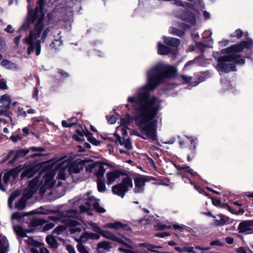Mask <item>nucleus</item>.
<instances>
[{
	"label": "nucleus",
	"mask_w": 253,
	"mask_h": 253,
	"mask_svg": "<svg viewBox=\"0 0 253 253\" xmlns=\"http://www.w3.org/2000/svg\"><path fill=\"white\" fill-rule=\"evenodd\" d=\"M176 72L174 66L160 64L147 73V84L137 88L135 95L127 98L126 107L132 112L136 125L145 135L144 139H157V120L155 119L161 110V101L156 97H150V91L163 82L164 78L172 76Z\"/></svg>",
	"instance_id": "1"
},
{
	"label": "nucleus",
	"mask_w": 253,
	"mask_h": 253,
	"mask_svg": "<svg viewBox=\"0 0 253 253\" xmlns=\"http://www.w3.org/2000/svg\"><path fill=\"white\" fill-rule=\"evenodd\" d=\"M39 7H36L35 13H31L28 21L25 22L21 30L26 29L30 25L33 24L34 29L30 32L29 36L23 40L24 43L28 45L27 52L31 54L35 50L36 55H39L41 53V42L43 41L50 31L49 28H44L42 24L44 13L42 7L44 0H39Z\"/></svg>",
	"instance_id": "2"
},
{
	"label": "nucleus",
	"mask_w": 253,
	"mask_h": 253,
	"mask_svg": "<svg viewBox=\"0 0 253 253\" xmlns=\"http://www.w3.org/2000/svg\"><path fill=\"white\" fill-rule=\"evenodd\" d=\"M252 46H253V41L249 40L248 42L243 41L239 44L234 45L222 49L221 53L225 55L217 59L218 62L216 67L217 70L220 73L235 71L236 66L234 63L244 64L245 62L244 59L239 60L238 58L240 57L236 54Z\"/></svg>",
	"instance_id": "3"
},
{
	"label": "nucleus",
	"mask_w": 253,
	"mask_h": 253,
	"mask_svg": "<svg viewBox=\"0 0 253 253\" xmlns=\"http://www.w3.org/2000/svg\"><path fill=\"white\" fill-rule=\"evenodd\" d=\"M70 163V162L68 160H61L57 164L55 171L58 172V178L62 180L65 179L66 171ZM55 173V172L54 171H50L45 174L43 180L39 184L42 193H44L47 189L50 188L54 185Z\"/></svg>",
	"instance_id": "4"
},
{
	"label": "nucleus",
	"mask_w": 253,
	"mask_h": 253,
	"mask_svg": "<svg viewBox=\"0 0 253 253\" xmlns=\"http://www.w3.org/2000/svg\"><path fill=\"white\" fill-rule=\"evenodd\" d=\"M39 177H36L29 184L28 187L25 190L24 198L20 200L15 205L17 209L22 210L25 207L26 200L30 198L36 192L39 182Z\"/></svg>",
	"instance_id": "5"
},
{
	"label": "nucleus",
	"mask_w": 253,
	"mask_h": 253,
	"mask_svg": "<svg viewBox=\"0 0 253 253\" xmlns=\"http://www.w3.org/2000/svg\"><path fill=\"white\" fill-rule=\"evenodd\" d=\"M132 186L133 183L131 178L129 176H126L120 183L116 184L112 187V191L114 194L124 198L125 194L132 188Z\"/></svg>",
	"instance_id": "6"
},
{
	"label": "nucleus",
	"mask_w": 253,
	"mask_h": 253,
	"mask_svg": "<svg viewBox=\"0 0 253 253\" xmlns=\"http://www.w3.org/2000/svg\"><path fill=\"white\" fill-rule=\"evenodd\" d=\"M97 199L93 196L89 197L86 198L85 202L86 207L82 205L80 207V212H87L88 215H92V213L90 211V209L93 206L94 210L99 213H104L106 210L102 207H100Z\"/></svg>",
	"instance_id": "7"
},
{
	"label": "nucleus",
	"mask_w": 253,
	"mask_h": 253,
	"mask_svg": "<svg viewBox=\"0 0 253 253\" xmlns=\"http://www.w3.org/2000/svg\"><path fill=\"white\" fill-rule=\"evenodd\" d=\"M86 170L89 172H94L97 178H102L106 169L104 165L100 162H95L88 165Z\"/></svg>",
	"instance_id": "8"
},
{
	"label": "nucleus",
	"mask_w": 253,
	"mask_h": 253,
	"mask_svg": "<svg viewBox=\"0 0 253 253\" xmlns=\"http://www.w3.org/2000/svg\"><path fill=\"white\" fill-rule=\"evenodd\" d=\"M238 231L240 233L249 234L253 233V220H245L240 223Z\"/></svg>",
	"instance_id": "9"
},
{
	"label": "nucleus",
	"mask_w": 253,
	"mask_h": 253,
	"mask_svg": "<svg viewBox=\"0 0 253 253\" xmlns=\"http://www.w3.org/2000/svg\"><path fill=\"white\" fill-rule=\"evenodd\" d=\"M146 180L144 176H139L134 178V182L135 187L133 190L134 192L136 193L142 192L144 190L145 182Z\"/></svg>",
	"instance_id": "10"
},
{
	"label": "nucleus",
	"mask_w": 253,
	"mask_h": 253,
	"mask_svg": "<svg viewBox=\"0 0 253 253\" xmlns=\"http://www.w3.org/2000/svg\"><path fill=\"white\" fill-rule=\"evenodd\" d=\"M211 216L212 217L214 218L212 224L214 226H222L225 224L229 223L230 222V218L223 214H220L216 215Z\"/></svg>",
	"instance_id": "11"
},
{
	"label": "nucleus",
	"mask_w": 253,
	"mask_h": 253,
	"mask_svg": "<svg viewBox=\"0 0 253 253\" xmlns=\"http://www.w3.org/2000/svg\"><path fill=\"white\" fill-rule=\"evenodd\" d=\"M122 175L121 171L114 170L106 173L107 183L108 185L113 184L115 180Z\"/></svg>",
	"instance_id": "12"
},
{
	"label": "nucleus",
	"mask_w": 253,
	"mask_h": 253,
	"mask_svg": "<svg viewBox=\"0 0 253 253\" xmlns=\"http://www.w3.org/2000/svg\"><path fill=\"white\" fill-rule=\"evenodd\" d=\"M84 169V165L80 161L73 162L69 166L68 171L71 174H77L80 173Z\"/></svg>",
	"instance_id": "13"
},
{
	"label": "nucleus",
	"mask_w": 253,
	"mask_h": 253,
	"mask_svg": "<svg viewBox=\"0 0 253 253\" xmlns=\"http://www.w3.org/2000/svg\"><path fill=\"white\" fill-rule=\"evenodd\" d=\"M105 228H111L116 230L121 229L129 230V227L126 224H124L119 221L108 223L103 226Z\"/></svg>",
	"instance_id": "14"
},
{
	"label": "nucleus",
	"mask_w": 253,
	"mask_h": 253,
	"mask_svg": "<svg viewBox=\"0 0 253 253\" xmlns=\"http://www.w3.org/2000/svg\"><path fill=\"white\" fill-rule=\"evenodd\" d=\"M12 100L10 96L8 94H4L0 97V108H5L7 110L10 108Z\"/></svg>",
	"instance_id": "15"
},
{
	"label": "nucleus",
	"mask_w": 253,
	"mask_h": 253,
	"mask_svg": "<svg viewBox=\"0 0 253 253\" xmlns=\"http://www.w3.org/2000/svg\"><path fill=\"white\" fill-rule=\"evenodd\" d=\"M164 42L168 45L177 47L180 44L178 39L174 38H167L164 37Z\"/></svg>",
	"instance_id": "16"
},
{
	"label": "nucleus",
	"mask_w": 253,
	"mask_h": 253,
	"mask_svg": "<svg viewBox=\"0 0 253 253\" xmlns=\"http://www.w3.org/2000/svg\"><path fill=\"white\" fill-rule=\"evenodd\" d=\"M100 237V234L86 232L81 236V239L82 241H84V238H85V239L98 240Z\"/></svg>",
	"instance_id": "17"
},
{
	"label": "nucleus",
	"mask_w": 253,
	"mask_h": 253,
	"mask_svg": "<svg viewBox=\"0 0 253 253\" xmlns=\"http://www.w3.org/2000/svg\"><path fill=\"white\" fill-rule=\"evenodd\" d=\"M36 170L35 168H30L26 169L21 173V177L22 179L25 177L31 178L36 173Z\"/></svg>",
	"instance_id": "18"
},
{
	"label": "nucleus",
	"mask_w": 253,
	"mask_h": 253,
	"mask_svg": "<svg viewBox=\"0 0 253 253\" xmlns=\"http://www.w3.org/2000/svg\"><path fill=\"white\" fill-rule=\"evenodd\" d=\"M116 240H113V241H117V242L125 245L126 247H128L131 249H133L132 242L128 239H125V240L119 238L116 236Z\"/></svg>",
	"instance_id": "19"
},
{
	"label": "nucleus",
	"mask_w": 253,
	"mask_h": 253,
	"mask_svg": "<svg viewBox=\"0 0 253 253\" xmlns=\"http://www.w3.org/2000/svg\"><path fill=\"white\" fill-rule=\"evenodd\" d=\"M84 134L88 138V141H89L92 144L98 146L100 144V142L95 139L94 137L92 136V134L87 130L84 131Z\"/></svg>",
	"instance_id": "20"
},
{
	"label": "nucleus",
	"mask_w": 253,
	"mask_h": 253,
	"mask_svg": "<svg viewBox=\"0 0 253 253\" xmlns=\"http://www.w3.org/2000/svg\"><path fill=\"white\" fill-rule=\"evenodd\" d=\"M132 121V118L129 114H127L126 115L125 117L121 120L120 126L127 127Z\"/></svg>",
	"instance_id": "21"
},
{
	"label": "nucleus",
	"mask_w": 253,
	"mask_h": 253,
	"mask_svg": "<svg viewBox=\"0 0 253 253\" xmlns=\"http://www.w3.org/2000/svg\"><path fill=\"white\" fill-rule=\"evenodd\" d=\"M0 64L2 66L7 69H14L17 68V66L15 64L12 63L7 60L4 59L2 60Z\"/></svg>",
	"instance_id": "22"
},
{
	"label": "nucleus",
	"mask_w": 253,
	"mask_h": 253,
	"mask_svg": "<svg viewBox=\"0 0 253 253\" xmlns=\"http://www.w3.org/2000/svg\"><path fill=\"white\" fill-rule=\"evenodd\" d=\"M97 189L100 192H104L106 190V188L104 180L102 178H97Z\"/></svg>",
	"instance_id": "23"
},
{
	"label": "nucleus",
	"mask_w": 253,
	"mask_h": 253,
	"mask_svg": "<svg viewBox=\"0 0 253 253\" xmlns=\"http://www.w3.org/2000/svg\"><path fill=\"white\" fill-rule=\"evenodd\" d=\"M99 234L102 235L103 237L111 240H116V235L109 231H105L101 229Z\"/></svg>",
	"instance_id": "24"
},
{
	"label": "nucleus",
	"mask_w": 253,
	"mask_h": 253,
	"mask_svg": "<svg viewBox=\"0 0 253 253\" xmlns=\"http://www.w3.org/2000/svg\"><path fill=\"white\" fill-rule=\"evenodd\" d=\"M46 241L52 248H56L58 247L57 241L52 236H47L46 238Z\"/></svg>",
	"instance_id": "25"
},
{
	"label": "nucleus",
	"mask_w": 253,
	"mask_h": 253,
	"mask_svg": "<svg viewBox=\"0 0 253 253\" xmlns=\"http://www.w3.org/2000/svg\"><path fill=\"white\" fill-rule=\"evenodd\" d=\"M158 54L161 55H167L169 52V49L167 46L159 43H158Z\"/></svg>",
	"instance_id": "26"
},
{
	"label": "nucleus",
	"mask_w": 253,
	"mask_h": 253,
	"mask_svg": "<svg viewBox=\"0 0 253 253\" xmlns=\"http://www.w3.org/2000/svg\"><path fill=\"white\" fill-rule=\"evenodd\" d=\"M118 141L121 145H124L125 147L127 149H131L132 148L131 143L128 139L121 140L120 136H118Z\"/></svg>",
	"instance_id": "27"
},
{
	"label": "nucleus",
	"mask_w": 253,
	"mask_h": 253,
	"mask_svg": "<svg viewBox=\"0 0 253 253\" xmlns=\"http://www.w3.org/2000/svg\"><path fill=\"white\" fill-rule=\"evenodd\" d=\"M98 248H101L107 250L112 248L111 243L107 241H102L98 243Z\"/></svg>",
	"instance_id": "28"
},
{
	"label": "nucleus",
	"mask_w": 253,
	"mask_h": 253,
	"mask_svg": "<svg viewBox=\"0 0 253 253\" xmlns=\"http://www.w3.org/2000/svg\"><path fill=\"white\" fill-rule=\"evenodd\" d=\"M30 150L28 149H24L18 151L15 155L14 160H16L19 157L25 156L26 155L28 154Z\"/></svg>",
	"instance_id": "29"
},
{
	"label": "nucleus",
	"mask_w": 253,
	"mask_h": 253,
	"mask_svg": "<svg viewBox=\"0 0 253 253\" xmlns=\"http://www.w3.org/2000/svg\"><path fill=\"white\" fill-rule=\"evenodd\" d=\"M138 246H143L144 247L148 249V250L152 252H155V249L159 248V247L155 246L146 243H140L138 245Z\"/></svg>",
	"instance_id": "30"
},
{
	"label": "nucleus",
	"mask_w": 253,
	"mask_h": 253,
	"mask_svg": "<svg viewBox=\"0 0 253 253\" xmlns=\"http://www.w3.org/2000/svg\"><path fill=\"white\" fill-rule=\"evenodd\" d=\"M18 195L19 192L18 191H15L10 196L8 199V206L10 208H12V202Z\"/></svg>",
	"instance_id": "31"
},
{
	"label": "nucleus",
	"mask_w": 253,
	"mask_h": 253,
	"mask_svg": "<svg viewBox=\"0 0 253 253\" xmlns=\"http://www.w3.org/2000/svg\"><path fill=\"white\" fill-rule=\"evenodd\" d=\"M14 229L16 233L20 236L24 237L26 236V232L25 229L20 226H15Z\"/></svg>",
	"instance_id": "32"
},
{
	"label": "nucleus",
	"mask_w": 253,
	"mask_h": 253,
	"mask_svg": "<svg viewBox=\"0 0 253 253\" xmlns=\"http://www.w3.org/2000/svg\"><path fill=\"white\" fill-rule=\"evenodd\" d=\"M67 217H68L69 218H77V219H78L80 216L78 211H77L75 210H72L69 211L67 213Z\"/></svg>",
	"instance_id": "33"
},
{
	"label": "nucleus",
	"mask_w": 253,
	"mask_h": 253,
	"mask_svg": "<svg viewBox=\"0 0 253 253\" xmlns=\"http://www.w3.org/2000/svg\"><path fill=\"white\" fill-rule=\"evenodd\" d=\"M27 243L31 245L37 247H40L42 245V244L41 243L35 241L32 238H28V239L27 240Z\"/></svg>",
	"instance_id": "34"
},
{
	"label": "nucleus",
	"mask_w": 253,
	"mask_h": 253,
	"mask_svg": "<svg viewBox=\"0 0 253 253\" xmlns=\"http://www.w3.org/2000/svg\"><path fill=\"white\" fill-rule=\"evenodd\" d=\"M170 32L171 34L177 35L178 36H182L184 34L183 31L173 27L170 29Z\"/></svg>",
	"instance_id": "35"
},
{
	"label": "nucleus",
	"mask_w": 253,
	"mask_h": 253,
	"mask_svg": "<svg viewBox=\"0 0 253 253\" xmlns=\"http://www.w3.org/2000/svg\"><path fill=\"white\" fill-rule=\"evenodd\" d=\"M62 44V42L61 40H56L52 42L51 44V47L52 48L57 49L59 47H60Z\"/></svg>",
	"instance_id": "36"
},
{
	"label": "nucleus",
	"mask_w": 253,
	"mask_h": 253,
	"mask_svg": "<svg viewBox=\"0 0 253 253\" xmlns=\"http://www.w3.org/2000/svg\"><path fill=\"white\" fill-rule=\"evenodd\" d=\"M91 227L92 229L98 233L101 231V228L95 223L90 222L88 223Z\"/></svg>",
	"instance_id": "37"
},
{
	"label": "nucleus",
	"mask_w": 253,
	"mask_h": 253,
	"mask_svg": "<svg viewBox=\"0 0 253 253\" xmlns=\"http://www.w3.org/2000/svg\"><path fill=\"white\" fill-rule=\"evenodd\" d=\"M177 169H184L185 171L187 172L190 173L192 175H194V172H193V170L190 169L189 167H181L180 166H177Z\"/></svg>",
	"instance_id": "38"
},
{
	"label": "nucleus",
	"mask_w": 253,
	"mask_h": 253,
	"mask_svg": "<svg viewBox=\"0 0 253 253\" xmlns=\"http://www.w3.org/2000/svg\"><path fill=\"white\" fill-rule=\"evenodd\" d=\"M127 127L120 126L117 128V131H121L122 134L123 135H126L127 134Z\"/></svg>",
	"instance_id": "39"
},
{
	"label": "nucleus",
	"mask_w": 253,
	"mask_h": 253,
	"mask_svg": "<svg viewBox=\"0 0 253 253\" xmlns=\"http://www.w3.org/2000/svg\"><path fill=\"white\" fill-rule=\"evenodd\" d=\"M210 247L207 248H200L198 246L194 248V253H204L205 251L210 250Z\"/></svg>",
	"instance_id": "40"
},
{
	"label": "nucleus",
	"mask_w": 253,
	"mask_h": 253,
	"mask_svg": "<svg viewBox=\"0 0 253 253\" xmlns=\"http://www.w3.org/2000/svg\"><path fill=\"white\" fill-rule=\"evenodd\" d=\"M78 249L80 253H89L84 246L82 244H79L78 245Z\"/></svg>",
	"instance_id": "41"
},
{
	"label": "nucleus",
	"mask_w": 253,
	"mask_h": 253,
	"mask_svg": "<svg viewBox=\"0 0 253 253\" xmlns=\"http://www.w3.org/2000/svg\"><path fill=\"white\" fill-rule=\"evenodd\" d=\"M54 226H55V224L53 223H51V222L48 223L46 224L43 227V231H48V230L52 229Z\"/></svg>",
	"instance_id": "42"
},
{
	"label": "nucleus",
	"mask_w": 253,
	"mask_h": 253,
	"mask_svg": "<svg viewBox=\"0 0 253 253\" xmlns=\"http://www.w3.org/2000/svg\"><path fill=\"white\" fill-rule=\"evenodd\" d=\"M10 139L14 142H17L18 140L21 139V137L19 135H12L10 136Z\"/></svg>",
	"instance_id": "43"
},
{
	"label": "nucleus",
	"mask_w": 253,
	"mask_h": 253,
	"mask_svg": "<svg viewBox=\"0 0 253 253\" xmlns=\"http://www.w3.org/2000/svg\"><path fill=\"white\" fill-rule=\"evenodd\" d=\"M4 31L8 33H13L14 32V30L13 29L12 26L11 25H8L6 28L4 29Z\"/></svg>",
	"instance_id": "44"
},
{
	"label": "nucleus",
	"mask_w": 253,
	"mask_h": 253,
	"mask_svg": "<svg viewBox=\"0 0 253 253\" xmlns=\"http://www.w3.org/2000/svg\"><path fill=\"white\" fill-rule=\"evenodd\" d=\"M117 121V116H112L111 117H110L108 119V123L110 124H115Z\"/></svg>",
	"instance_id": "45"
},
{
	"label": "nucleus",
	"mask_w": 253,
	"mask_h": 253,
	"mask_svg": "<svg viewBox=\"0 0 253 253\" xmlns=\"http://www.w3.org/2000/svg\"><path fill=\"white\" fill-rule=\"evenodd\" d=\"M181 78L183 80V83H189L192 79V78L191 77H188V76H182L181 77Z\"/></svg>",
	"instance_id": "46"
},
{
	"label": "nucleus",
	"mask_w": 253,
	"mask_h": 253,
	"mask_svg": "<svg viewBox=\"0 0 253 253\" xmlns=\"http://www.w3.org/2000/svg\"><path fill=\"white\" fill-rule=\"evenodd\" d=\"M30 150L32 151H40L43 152L44 151V149L42 147H32L30 148Z\"/></svg>",
	"instance_id": "47"
},
{
	"label": "nucleus",
	"mask_w": 253,
	"mask_h": 253,
	"mask_svg": "<svg viewBox=\"0 0 253 253\" xmlns=\"http://www.w3.org/2000/svg\"><path fill=\"white\" fill-rule=\"evenodd\" d=\"M242 34L243 33L242 31L238 29L235 31L234 35H232V36L237 37L238 38H240L242 36Z\"/></svg>",
	"instance_id": "48"
},
{
	"label": "nucleus",
	"mask_w": 253,
	"mask_h": 253,
	"mask_svg": "<svg viewBox=\"0 0 253 253\" xmlns=\"http://www.w3.org/2000/svg\"><path fill=\"white\" fill-rule=\"evenodd\" d=\"M38 93L39 91L37 87H35L34 89L33 93V97L35 98L36 100H38Z\"/></svg>",
	"instance_id": "49"
},
{
	"label": "nucleus",
	"mask_w": 253,
	"mask_h": 253,
	"mask_svg": "<svg viewBox=\"0 0 253 253\" xmlns=\"http://www.w3.org/2000/svg\"><path fill=\"white\" fill-rule=\"evenodd\" d=\"M194 248L195 247H185L184 249V251L188 253H194Z\"/></svg>",
	"instance_id": "50"
},
{
	"label": "nucleus",
	"mask_w": 253,
	"mask_h": 253,
	"mask_svg": "<svg viewBox=\"0 0 253 253\" xmlns=\"http://www.w3.org/2000/svg\"><path fill=\"white\" fill-rule=\"evenodd\" d=\"M8 110L5 108H0V116H7V111Z\"/></svg>",
	"instance_id": "51"
},
{
	"label": "nucleus",
	"mask_w": 253,
	"mask_h": 253,
	"mask_svg": "<svg viewBox=\"0 0 253 253\" xmlns=\"http://www.w3.org/2000/svg\"><path fill=\"white\" fill-rule=\"evenodd\" d=\"M7 88L6 84L5 82L0 80V89H6Z\"/></svg>",
	"instance_id": "52"
},
{
	"label": "nucleus",
	"mask_w": 253,
	"mask_h": 253,
	"mask_svg": "<svg viewBox=\"0 0 253 253\" xmlns=\"http://www.w3.org/2000/svg\"><path fill=\"white\" fill-rule=\"evenodd\" d=\"M62 230V229L61 227H58L54 230L53 233L56 234L57 235H59L60 234Z\"/></svg>",
	"instance_id": "53"
},
{
	"label": "nucleus",
	"mask_w": 253,
	"mask_h": 253,
	"mask_svg": "<svg viewBox=\"0 0 253 253\" xmlns=\"http://www.w3.org/2000/svg\"><path fill=\"white\" fill-rule=\"evenodd\" d=\"M226 241L228 244H232L234 243V239L232 237H228L226 238Z\"/></svg>",
	"instance_id": "54"
},
{
	"label": "nucleus",
	"mask_w": 253,
	"mask_h": 253,
	"mask_svg": "<svg viewBox=\"0 0 253 253\" xmlns=\"http://www.w3.org/2000/svg\"><path fill=\"white\" fill-rule=\"evenodd\" d=\"M67 249L69 253H76L75 250L72 246H68Z\"/></svg>",
	"instance_id": "55"
},
{
	"label": "nucleus",
	"mask_w": 253,
	"mask_h": 253,
	"mask_svg": "<svg viewBox=\"0 0 253 253\" xmlns=\"http://www.w3.org/2000/svg\"><path fill=\"white\" fill-rule=\"evenodd\" d=\"M172 227L174 229H178L179 230H182L183 229V226L178 224H173Z\"/></svg>",
	"instance_id": "56"
},
{
	"label": "nucleus",
	"mask_w": 253,
	"mask_h": 253,
	"mask_svg": "<svg viewBox=\"0 0 253 253\" xmlns=\"http://www.w3.org/2000/svg\"><path fill=\"white\" fill-rule=\"evenodd\" d=\"M210 244L211 246H221V243L218 240L212 241V242H211Z\"/></svg>",
	"instance_id": "57"
},
{
	"label": "nucleus",
	"mask_w": 253,
	"mask_h": 253,
	"mask_svg": "<svg viewBox=\"0 0 253 253\" xmlns=\"http://www.w3.org/2000/svg\"><path fill=\"white\" fill-rule=\"evenodd\" d=\"M171 227L170 226H166V225H162L160 226L159 227V229L160 230H166V229H171Z\"/></svg>",
	"instance_id": "58"
},
{
	"label": "nucleus",
	"mask_w": 253,
	"mask_h": 253,
	"mask_svg": "<svg viewBox=\"0 0 253 253\" xmlns=\"http://www.w3.org/2000/svg\"><path fill=\"white\" fill-rule=\"evenodd\" d=\"M41 253H49V251L44 247H41L40 248Z\"/></svg>",
	"instance_id": "59"
},
{
	"label": "nucleus",
	"mask_w": 253,
	"mask_h": 253,
	"mask_svg": "<svg viewBox=\"0 0 253 253\" xmlns=\"http://www.w3.org/2000/svg\"><path fill=\"white\" fill-rule=\"evenodd\" d=\"M46 221L43 219H39L37 221V223L38 225H42L44 224Z\"/></svg>",
	"instance_id": "60"
},
{
	"label": "nucleus",
	"mask_w": 253,
	"mask_h": 253,
	"mask_svg": "<svg viewBox=\"0 0 253 253\" xmlns=\"http://www.w3.org/2000/svg\"><path fill=\"white\" fill-rule=\"evenodd\" d=\"M21 40V36H17L14 39V42L16 44H18Z\"/></svg>",
	"instance_id": "61"
},
{
	"label": "nucleus",
	"mask_w": 253,
	"mask_h": 253,
	"mask_svg": "<svg viewBox=\"0 0 253 253\" xmlns=\"http://www.w3.org/2000/svg\"><path fill=\"white\" fill-rule=\"evenodd\" d=\"M203 15L206 19H208L210 18V13L206 11H204Z\"/></svg>",
	"instance_id": "62"
},
{
	"label": "nucleus",
	"mask_w": 253,
	"mask_h": 253,
	"mask_svg": "<svg viewBox=\"0 0 253 253\" xmlns=\"http://www.w3.org/2000/svg\"><path fill=\"white\" fill-rule=\"evenodd\" d=\"M62 124L64 127H70L71 126V125H69L66 121H63L62 122Z\"/></svg>",
	"instance_id": "63"
},
{
	"label": "nucleus",
	"mask_w": 253,
	"mask_h": 253,
	"mask_svg": "<svg viewBox=\"0 0 253 253\" xmlns=\"http://www.w3.org/2000/svg\"><path fill=\"white\" fill-rule=\"evenodd\" d=\"M229 42V41L228 40H224L221 41L219 43L221 45H226Z\"/></svg>",
	"instance_id": "64"
}]
</instances>
